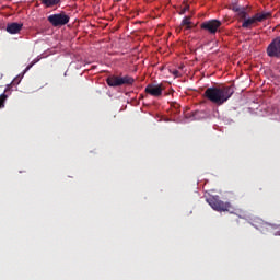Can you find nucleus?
Instances as JSON below:
<instances>
[{
    "label": "nucleus",
    "instance_id": "7ed1b4c3",
    "mask_svg": "<svg viewBox=\"0 0 280 280\" xmlns=\"http://www.w3.org/2000/svg\"><path fill=\"white\" fill-rule=\"evenodd\" d=\"M132 82H135V79L129 75H109L106 79L109 88L129 86L132 85Z\"/></svg>",
    "mask_w": 280,
    "mask_h": 280
},
{
    "label": "nucleus",
    "instance_id": "f03ea898",
    "mask_svg": "<svg viewBox=\"0 0 280 280\" xmlns=\"http://www.w3.org/2000/svg\"><path fill=\"white\" fill-rule=\"evenodd\" d=\"M234 12H237V19L241 20V28L243 30H252L255 24L262 23V21L269 19V13H256V15L248 18V11L241 7H234Z\"/></svg>",
    "mask_w": 280,
    "mask_h": 280
},
{
    "label": "nucleus",
    "instance_id": "0eeeda50",
    "mask_svg": "<svg viewBox=\"0 0 280 280\" xmlns=\"http://www.w3.org/2000/svg\"><path fill=\"white\" fill-rule=\"evenodd\" d=\"M267 57L280 58V36L273 38L270 45L267 46Z\"/></svg>",
    "mask_w": 280,
    "mask_h": 280
},
{
    "label": "nucleus",
    "instance_id": "f8f14e48",
    "mask_svg": "<svg viewBox=\"0 0 280 280\" xmlns=\"http://www.w3.org/2000/svg\"><path fill=\"white\" fill-rule=\"evenodd\" d=\"M39 2L43 3V7L51 8L52 5H57V3L60 2V0H39Z\"/></svg>",
    "mask_w": 280,
    "mask_h": 280
},
{
    "label": "nucleus",
    "instance_id": "6e6552de",
    "mask_svg": "<svg viewBox=\"0 0 280 280\" xmlns=\"http://www.w3.org/2000/svg\"><path fill=\"white\" fill-rule=\"evenodd\" d=\"M221 25L222 23L219 22V20H209L206 22H201V31H206L211 35H215V33L219 31V26Z\"/></svg>",
    "mask_w": 280,
    "mask_h": 280
},
{
    "label": "nucleus",
    "instance_id": "39448f33",
    "mask_svg": "<svg viewBox=\"0 0 280 280\" xmlns=\"http://www.w3.org/2000/svg\"><path fill=\"white\" fill-rule=\"evenodd\" d=\"M206 203H209V207L212 208V211H217V212L230 211V202L219 200L218 196H210L209 198H206Z\"/></svg>",
    "mask_w": 280,
    "mask_h": 280
},
{
    "label": "nucleus",
    "instance_id": "2eb2a0df",
    "mask_svg": "<svg viewBox=\"0 0 280 280\" xmlns=\"http://www.w3.org/2000/svg\"><path fill=\"white\" fill-rule=\"evenodd\" d=\"M5 102V94H0V109L2 108V104Z\"/></svg>",
    "mask_w": 280,
    "mask_h": 280
},
{
    "label": "nucleus",
    "instance_id": "1a4fd4ad",
    "mask_svg": "<svg viewBox=\"0 0 280 280\" xmlns=\"http://www.w3.org/2000/svg\"><path fill=\"white\" fill-rule=\"evenodd\" d=\"M161 84H148V86L144 88V93L150 95L151 97H159L161 96Z\"/></svg>",
    "mask_w": 280,
    "mask_h": 280
},
{
    "label": "nucleus",
    "instance_id": "ddd939ff",
    "mask_svg": "<svg viewBox=\"0 0 280 280\" xmlns=\"http://www.w3.org/2000/svg\"><path fill=\"white\" fill-rule=\"evenodd\" d=\"M179 26L187 27V30H190V16H185L184 21L179 22Z\"/></svg>",
    "mask_w": 280,
    "mask_h": 280
},
{
    "label": "nucleus",
    "instance_id": "9b49d317",
    "mask_svg": "<svg viewBox=\"0 0 280 280\" xmlns=\"http://www.w3.org/2000/svg\"><path fill=\"white\" fill-rule=\"evenodd\" d=\"M269 225L266 224V222H262V220H256L252 222V228H256V230L262 231V229L268 228Z\"/></svg>",
    "mask_w": 280,
    "mask_h": 280
},
{
    "label": "nucleus",
    "instance_id": "4468645a",
    "mask_svg": "<svg viewBox=\"0 0 280 280\" xmlns=\"http://www.w3.org/2000/svg\"><path fill=\"white\" fill-rule=\"evenodd\" d=\"M189 11H190V5L184 4V7L179 8L178 14H179V15H183V14H185L186 12H189Z\"/></svg>",
    "mask_w": 280,
    "mask_h": 280
},
{
    "label": "nucleus",
    "instance_id": "a211bd4d",
    "mask_svg": "<svg viewBox=\"0 0 280 280\" xmlns=\"http://www.w3.org/2000/svg\"><path fill=\"white\" fill-rule=\"evenodd\" d=\"M279 73H280V70H279Z\"/></svg>",
    "mask_w": 280,
    "mask_h": 280
},
{
    "label": "nucleus",
    "instance_id": "dca6fc26",
    "mask_svg": "<svg viewBox=\"0 0 280 280\" xmlns=\"http://www.w3.org/2000/svg\"><path fill=\"white\" fill-rule=\"evenodd\" d=\"M36 62L37 60H34L32 63H28V67H25V72H27V70H32V66H35Z\"/></svg>",
    "mask_w": 280,
    "mask_h": 280
},
{
    "label": "nucleus",
    "instance_id": "20e7f679",
    "mask_svg": "<svg viewBox=\"0 0 280 280\" xmlns=\"http://www.w3.org/2000/svg\"><path fill=\"white\" fill-rule=\"evenodd\" d=\"M132 82H135V79L129 75H109L106 79L109 88L129 86L132 85Z\"/></svg>",
    "mask_w": 280,
    "mask_h": 280
},
{
    "label": "nucleus",
    "instance_id": "f3484780",
    "mask_svg": "<svg viewBox=\"0 0 280 280\" xmlns=\"http://www.w3.org/2000/svg\"><path fill=\"white\" fill-rule=\"evenodd\" d=\"M173 77L179 78V71L173 70Z\"/></svg>",
    "mask_w": 280,
    "mask_h": 280
},
{
    "label": "nucleus",
    "instance_id": "9d476101",
    "mask_svg": "<svg viewBox=\"0 0 280 280\" xmlns=\"http://www.w3.org/2000/svg\"><path fill=\"white\" fill-rule=\"evenodd\" d=\"M21 27H22L21 23H9L7 24V34L14 35V34L21 33Z\"/></svg>",
    "mask_w": 280,
    "mask_h": 280
},
{
    "label": "nucleus",
    "instance_id": "f257e3e1",
    "mask_svg": "<svg viewBox=\"0 0 280 280\" xmlns=\"http://www.w3.org/2000/svg\"><path fill=\"white\" fill-rule=\"evenodd\" d=\"M230 96H233V86L207 88L206 93H203V97L217 106L225 104L226 101H230Z\"/></svg>",
    "mask_w": 280,
    "mask_h": 280
},
{
    "label": "nucleus",
    "instance_id": "423d86ee",
    "mask_svg": "<svg viewBox=\"0 0 280 280\" xmlns=\"http://www.w3.org/2000/svg\"><path fill=\"white\" fill-rule=\"evenodd\" d=\"M69 16L68 14L57 13L50 14V16H46V22L50 23V26L60 27L63 25H68Z\"/></svg>",
    "mask_w": 280,
    "mask_h": 280
}]
</instances>
